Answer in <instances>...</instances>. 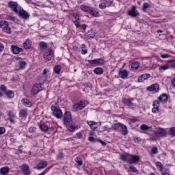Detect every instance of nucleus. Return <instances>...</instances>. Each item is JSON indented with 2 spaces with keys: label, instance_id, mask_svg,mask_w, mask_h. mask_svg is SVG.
I'll use <instances>...</instances> for the list:
<instances>
[{
  "label": "nucleus",
  "instance_id": "obj_43",
  "mask_svg": "<svg viewBox=\"0 0 175 175\" xmlns=\"http://www.w3.org/2000/svg\"><path fill=\"white\" fill-rule=\"evenodd\" d=\"M141 131H148L150 129V126H147V124H142L139 127Z\"/></svg>",
  "mask_w": 175,
  "mask_h": 175
},
{
  "label": "nucleus",
  "instance_id": "obj_63",
  "mask_svg": "<svg viewBox=\"0 0 175 175\" xmlns=\"http://www.w3.org/2000/svg\"><path fill=\"white\" fill-rule=\"evenodd\" d=\"M97 142L101 143L102 146H106V143L105 142V141H102V139H98Z\"/></svg>",
  "mask_w": 175,
  "mask_h": 175
},
{
  "label": "nucleus",
  "instance_id": "obj_62",
  "mask_svg": "<svg viewBox=\"0 0 175 175\" xmlns=\"http://www.w3.org/2000/svg\"><path fill=\"white\" fill-rule=\"evenodd\" d=\"M74 24L76 26L77 28L80 27V23H79V21H75Z\"/></svg>",
  "mask_w": 175,
  "mask_h": 175
},
{
  "label": "nucleus",
  "instance_id": "obj_47",
  "mask_svg": "<svg viewBox=\"0 0 175 175\" xmlns=\"http://www.w3.org/2000/svg\"><path fill=\"white\" fill-rule=\"evenodd\" d=\"M129 169L130 170L133 172V173H136V174H139V170H137V169L135 168V167H134L133 165H130Z\"/></svg>",
  "mask_w": 175,
  "mask_h": 175
},
{
  "label": "nucleus",
  "instance_id": "obj_10",
  "mask_svg": "<svg viewBox=\"0 0 175 175\" xmlns=\"http://www.w3.org/2000/svg\"><path fill=\"white\" fill-rule=\"evenodd\" d=\"M140 161V157L136 154H129L128 163L129 165H133V163H137V161Z\"/></svg>",
  "mask_w": 175,
  "mask_h": 175
},
{
  "label": "nucleus",
  "instance_id": "obj_48",
  "mask_svg": "<svg viewBox=\"0 0 175 175\" xmlns=\"http://www.w3.org/2000/svg\"><path fill=\"white\" fill-rule=\"evenodd\" d=\"M88 141L90 142L91 143H96L98 142V138H95L94 137H89Z\"/></svg>",
  "mask_w": 175,
  "mask_h": 175
},
{
  "label": "nucleus",
  "instance_id": "obj_14",
  "mask_svg": "<svg viewBox=\"0 0 175 175\" xmlns=\"http://www.w3.org/2000/svg\"><path fill=\"white\" fill-rule=\"evenodd\" d=\"M65 125H68L72 121V115L70 111H66L63 119Z\"/></svg>",
  "mask_w": 175,
  "mask_h": 175
},
{
  "label": "nucleus",
  "instance_id": "obj_5",
  "mask_svg": "<svg viewBox=\"0 0 175 175\" xmlns=\"http://www.w3.org/2000/svg\"><path fill=\"white\" fill-rule=\"evenodd\" d=\"M165 136H166V130L165 129H160L153 137H150V140H158L159 137H165Z\"/></svg>",
  "mask_w": 175,
  "mask_h": 175
},
{
  "label": "nucleus",
  "instance_id": "obj_20",
  "mask_svg": "<svg viewBox=\"0 0 175 175\" xmlns=\"http://www.w3.org/2000/svg\"><path fill=\"white\" fill-rule=\"evenodd\" d=\"M147 91H154L158 92L159 91V84L154 83L146 88Z\"/></svg>",
  "mask_w": 175,
  "mask_h": 175
},
{
  "label": "nucleus",
  "instance_id": "obj_23",
  "mask_svg": "<svg viewBox=\"0 0 175 175\" xmlns=\"http://www.w3.org/2000/svg\"><path fill=\"white\" fill-rule=\"evenodd\" d=\"M87 124L92 129V131H95V129L98 128V122H96L94 121L87 120Z\"/></svg>",
  "mask_w": 175,
  "mask_h": 175
},
{
  "label": "nucleus",
  "instance_id": "obj_9",
  "mask_svg": "<svg viewBox=\"0 0 175 175\" xmlns=\"http://www.w3.org/2000/svg\"><path fill=\"white\" fill-rule=\"evenodd\" d=\"M128 16H130V17H137V16H139V13L137 10H136V5H133L130 10H128L127 12Z\"/></svg>",
  "mask_w": 175,
  "mask_h": 175
},
{
  "label": "nucleus",
  "instance_id": "obj_3",
  "mask_svg": "<svg viewBox=\"0 0 175 175\" xmlns=\"http://www.w3.org/2000/svg\"><path fill=\"white\" fill-rule=\"evenodd\" d=\"M87 105H88V102L85 100H82L73 105L72 110L73 111H79L80 110H83V108L85 107Z\"/></svg>",
  "mask_w": 175,
  "mask_h": 175
},
{
  "label": "nucleus",
  "instance_id": "obj_33",
  "mask_svg": "<svg viewBox=\"0 0 175 175\" xmlns=\"http://www.w3.org/2000/svg\"><path fill=\"white\" fill-rule=\"evenodd\" d=\"M95 75H103V68L97 67L94 70Z\"/></svg>",
  "mask_w": 175,
  "mask_h": 175
},
{
  "label": "nucleus",
  "instance_id": "obj_60",
  "mask_svg": "<svg viewBox=\"0 0 175 175\" xmlns=\"http://www.w3.org/2000/svg\"><path fill=\"white\" fill-rule=\"evenodd\" d=\"M73 17H74V18L76 19V21L80 20V16H79L78 14H73Z\"/></svg>",
  "mask_w": 175,
  "mask_h": 175
},
{
  "label": "nucleus",
  "instance_id": "obj_61",
  "mask_svg": "<svg viewBox=\"0 0 175 175\" xmlns=\"http://www.w3.org/2000/svg\"><path fill=\"white\" fill-rule=\"evenodd\" d=\"M5 50V46H3V44L2 42H0V52L3 51Z\"/></svg>",
  "mask_w": 175,
  "mask_h": 175
},
{
  "label": "nucleus",
  "instance_id": "obj_64",
  "mask_svg": "<svg viewBox=\"0 0 175 175\" xmlns=\"http://www.w3.org/2000/svg\"><path fill=\"white\" fill-rule=\"evenodd\" d=\"M134 142H142V139L140 137H134Z\"/></svg>",
  "mask_w": 175,
  "mask_h": 175
},
{
  "label": "nucleus",
  "instance_id": "obj_32",
  "mask_svg": "<svg viewBox=\"0 0 175 175\" xmlns=\"http://www.w3.org/2000/svg\"><path fill=\"white\" fill-rule=\"evenodd\" d=\"M38 46L40 47V49H41V50H46V49H47V43L43 42V41H41L39 42L38 44Z\"/></svg>",
  "mask_w": 175,
  "mask_h": 175
},
{
  "label": "nucleus",
  "instance_id": "obj_16",
  "mask_svg": "<svg viewBox=\"0 0 175 175\" xmlns=\"http://www.w3.org/2000/svg\"><path fill=\"white\" fill-rule=\"evenodd\" d=\"M10 50L13 54H20V53H23V51H24L23 48H20L16 45H11Z\"/></svg>",
  "mask_w": 175,
  "mask_h": 175
},
{
  "label": "nucleus",
  "instance_id": "obj_46",
  "mask_svg": "<svg viewBox=\"0 0 175 175\" xmlns=\"http://www.w3.org/2000/svg\"><path fill=\"white\" fill-rule=\"evenodd\" d=\"M148 8H150V4L148 3H144V4L142 5L143 12H146V10H147V9H148Z\"/></svg>",
  "mask_w": 175,
  "mask_h": 175
},
{
  "label": "nucleus",
  "instance_id": "obj_40",
  "mask_svg": "<svg viewBox=\"0 0 175 175\" xmlns=\"http://www.w3.org/2000/svg\"><path fill=\"white\" fill-rule=\"evenodd\" d=\"M167 69H169V65L165 64L160 66L159 70H160V72H165Z\"/></svg>",
  "mask_w": 175,
  "mask_h": 175
},
{
  "label": "nucleus",
  "instance_id": "obj_19",
  "mask_svg": "<svg viewBox=\"0 0 175 175\" xmlns=\"http://www.w3.org/2000/svg\"><path fill=\"white\" fill-rule=\"evenodd\" d=\"M27 65V62L23 60H19L18 64L15 65L16 70H20L21 69H24L25 66Z\"/></svg>",
  "mask_w": 175,
  "mask_h": 175
},
{
  "label": "nucleus",
  "instance_id": "obj_21",
  "mask_svg": "<svg viewBox=\"0 0 175 175\" xmlns=\"http://www.w3.org/2000/svg\"><path fill=\"white\" fill-rule=\"evenodd\" d=\"M151 77V75L150 74H143L138 77V83H143V81H146V80H148Z\"/></svg>",
  "mask_w": 175,
  "mask_h": 175
},
{
  "label": "nucleus",
  "instance_id": "obj_49",
  "mask_svg": "<svg viewBox=\"0 0 175 175\" xmlns=\"http://www.w3.org/2000/svg\"><path fill=\"white\" fill-rule=\"evenodd\" d=\"M156 167L158 169V170H162V163L159 161L156 162Z\"/></svg>",
  "mask_w": 175,
  "mask_h": 175
},
{
  "label": "nucleus",
  "instance_id": "obj_12",
  "mask_svg": "<svg viewBox=\"0 0 175 175\" xmlns=\"http://www.w3.org/2000/svg\"><path fill=\"white\" fill-rule=\"evenodd\" d=\"M88 62L90 64V65H103V64H105V59H88L87 60Z\"/></svg>",
  "mask_w": 175,
  "mask_h": 175
},
{
  "label": "nucleus",
  "instance_id": "obj_34",
  "mask_svg": "<svg viewBox=\"0 0 175 175\" xmlns=\"http://www.w3.org/2000/svg\"><path fill=\"white\" fill-rule=\"evenodd\" d=\"M81 54L83 55H85V54H87V53H88V49H87V45H85V44H81Z\"/></svg>",
  "mask_w": 175,
  "mask_h": 175
},
{
  "label": "nucleus",
  "instance_id": "obj_22",
  "mask_svg": "<svg viewBox=\"0 0 175 175\" xmlns=\"http://www.w3.org/2000/svg\"><path fill=\"white\" fill-rule=\"evenodd\" d=\"M158 99L161 102V103H167V99H168L167 94L165 93H163L159 96Z\"/></svg>",
  "mask_w": 175,
  "mask_h": 175
},
{
  "label": "nucleus",
  "instance_id": "obj_57",
  "mask_svg": "<svg viewBox=\"0 0 175 175\" xmlns=\"http://www.w3.org/2000/svg\"><path fill=\"white\" fill-rule=\"evenodd\" d=\"M77 139H83V133H81V132L77 133Z\"/></svg>",
  "mask_w": 175,
  "mask_h": 175
},
{
  "label": "nucleus",
  "instance_id": "obj_53",
  "mask_svg": "<svg viewBox=\"0 0 175 175\" xmlns=\"http://www.w3.org/2000/svg\"><path fill=\"white\" fill-rule=\"evenodd\" d=\"M151 152L152 154H158V148L157 146L152 148Z\"/></svg>",
  "mask_w": 175,
  "mask_h": 175
},
{
  "label": "nucleus",
  "instance_id": "obj_44",
  "mask_svg": "<svg viewBox=\"0 0 175 175\" xmlns=\"http://www.w3.org/2000/svg\"><path fill=\"white\" fill-rule=\"evenodd\" d=\"M76 128H77V125L72 124L68 126V131H70V132H75V131H76Z\"/></svg>",
  "mask_w": 175,
  "mask_h": 175
},
{
  "label": "nucleus",
  "instance_id": "obj_29",
  "mask_svg": "<svg viewBox=\"0 0 175 175\" xmlns=\"http://www.w3.org/2000/svg\"><path fill=\"white\" fill-rule=\"evenodd\" d=\"M120 159L124 162H127L129 161V154L126 153V154H120Z\"/></svg>",
  "mask_w": 175,
  "mask_h": 175
},
{
  "label": "nucleus",
  "instance_id": "obj_54",
  "mask_svg": "<svg viewBox=\"0 0 175 175\" xmlns=\"http://www.w3.org/2000/svg\"><path fill=\"white\" fill-rule=\"evenodd\" d=\"M159 103H161V101L159 100H155L153 103V107H159Z\"/></svg>",
  "mask_w": 175,
  "mask_h": 175
},
{
  "label": "nucleus",
  "instance_id": "obj_38",
  "mask_svg": "<svg viewBox=\"0 0 175 175\" xmlns=\"http://www.w3.org/2000/svg\"><path fill=\"white\" fill-rule=\"evenodd\" d=\"M139 66H140V65L139 64V62H134L131 64L132 69L137 70V69H139Z\"/></svg>",
  "mask_w": 175,
  "mask_h": 175
},
{
  "label": "nucleus",
  "instance_id": "obj_2",
  "mask_svg": "<svg viewBox=\"0 0 175 175\" xmlns=\"http://www.w3.org/2000/svg\"><path fill=\"white\" fill-rule=\"evenodd\" d=\"M51 110L52 111V115H53L54 117L59 119L62 118V116L64 115L62 113V110H61L58 107L53 105L51 107Z\"/></svg>",
  "mask_w": 175,
  "mask_h": 175
},
{
  "label": "nucleus",
  "instance_id": "obj_45",
  "mask_svg": "<svg viewBox=\"0 0 175 175\" xmlns=\"http://www.w3.org/2000/svg\"><path fill=\"white\" fill-rule=\"evenodd\" d=\"M137 121H139V120L136 117H133L129 119L130 124H135V122H137Z\"/></svg>",
  "mask_w": 175,
  "mask_h": 175
},
{
  "label": "nucleus",
  "instance_id": "obj_41",
  "mask_svg": "<svg viewBox=\"0 0 175 175\" xmlns=\"http://www.w3.org/2000/svg\"><path fill=\"white\" fill-rule=\"evenodd\" d=\"M170 91L171 94H175V84L174 82H172L170 86Z\"/></svg>",
  "mask_w": 175,
  "mask_h": 175
},
{
  "label": "nucleus",
  "instance_id": "obj_50",
  "mask_svg": "<svg viewBox=\"0 0 175 175\" xmlns=\"http://www.w3.org/2000/svg\"><path fill=\"white\" fill-rule=\"evenodd\" d=\"M64 158V153L62 152H59L58 155L57 156V161H61Z\"/></svg>",
  "mask_w": 175,
  "mask_h": 175
},
{
  "label": "nucleus",
  "instance_id": "obj_35",
  "mask_svg": "<svg viewBox=\"0 0 175 175\" xmlns=\"http://www.w3.org/2000/svg\"><path fill=\"white\" fill-rule=\"evenodd\" d=\"M9 170H10L9 167H3L0 169L1 174L5 175L9 172Z\"/></svg>",
  "mask_w": 175,
  "mask_h": 175
},
{
  "label": "nucleus",
  "instance_id": "obj_27",
  "mask_svg": "<svg viewBox=\"0 0 175 175\" xmlns=\"http://www.w3.org/2000/svg\"><path fill=\"white\" fill-rule=\"evenodd\" d=\"M23 47L26 50H29V49H31V47H32V41H31V40H27L23 43Z\"/></svg>",
  "mask_w": 175,
  "mask_h": 175
},
{
  "label": "nucleus",
  "instance_id": "obj_55",
  "mask_svg": "<svg viewBox=\"0 0 175 175\" xmlns=\"http://www.w3.org/2000/svg\"><path fill=\"white\" fill-rule=\"evenodd\" d=\"M100 9H106V4L105 3H100L99 4Z\"/></svg>",
  "mask_w": 175,
  "mask_h": 175
},
{
  "label": "nucleus",
  "instance_id": "obj_13",
  "mask_svg": "<svg viewBox=\"0 0 175 175\" xmlns=\"http://www.w3.org/2000/svg\"><path fill=\"white\" fill-rule=\"evenodd\" d=\"M40 83H36L31 88V94L33 95H36V94H39L40 91H42V87H40Z\"/></svg>",
  "mask_w": 175,
  "mask_h": 175
},
{
  "label": "nucleus",
  "instance_id": "obj_26",
  "mask_svg": "<svg viewBox=\"0 0 175 175\" xmlns=\"http://www.w3.org/2000/svg\"><path fill=\"white\" fill-rule=\"evenodd\" d=\"M21 102L23 105L26 107H32V103L29 101V100H28L27 98H23L21 100Z\"/></svg>",
  "mask_w": 175,
  "mask_h": 175
},
{
  "label": "nucleus",
  "instance_id": "obj_58",
  "mask_svg": "<svg viewBox=\"0 0 175 175\" xmlns=\"http://www.w3.org/2000/svg\"><path fill=\"white\" fill-rule=\"evenodd\" d=\"M35 131H36V127H29V132L30 133H32V132H35Z\"/></svg>",
  "mask_w": 175,
  "mask_h": 175
},
{
  "label": "nucleus",
  "instance_id": "obj_30",
  "mask_svg": "<svg viewBox=\"0 0 175 175\" xmlns=\"http://www.w3.org/2000/svg\"><path fill=\"white\" fill-rule=\"evenodd\" d=\"M122 126V124L118 122V123L112 124L111 128L112 129H113V131H120Z\"/></svg>",
  "mask_w": 175,
  "mask_h": 175
},
{
  "label": "nucleus",
  "instance_id": "obj_51",
  "mask_svg": "<svg viewBox=\"0 0 175 175\" xmlns=\"http://www.w3.org/2000/svg\"><path fill=\"white\" fill-rule=\"evenodd\" d=\"M0 90L1 91H3V92H7L8 88L5 85H0Z\"/></svg>",
  "mask_w": 175,
  "mask_h": 175
},
{
  "label": "nucleus",
  "instance_id": "obj_1",
  "mask_svg": "<svg viewBox=\"0 0 175 175\" xmlns=\"http://www.w3.org/2000/svg\"><path fill=\"white\" fill-rule=\"evenodd\" d=\"M81 9L83 12H85L86 13H90L92 16L94 17H98L99 16V12L98 11L94 10L92 7H88L85 5H81Z\"/></svg>",
  "mask_w": 175,
  "mask_h": 175
},
{
  "label": "nucleus",
  "instance_id": "obj_7",
  "mask_svg": "<svg viewBox=\"0 0 175 175\" xmlns=\"http://www.w3.org/2000/svg\"><path fill=\"white\" fill-rule=\"evenodd\" d=\"M23 174L24 175H29L31 174V169L29 168V165L27 163H23L21 166H19Z\"/></svg>",
  "mask_w": 175,
  "mask_h": 175
},
{
  "label": "nucleus",
  "instance_id": "obj_28",
  "mask_svg": "<svg viewBox=\"0 0 175 175\" xmlns=\"http://www.w3.org/2000/svg\"><path fill=\"white\" fill-rule=\"evenodd\" d=\"M40 129L42 132H44L46 133V132H47L49 131V126L47 124H46V123H42L41 124H40Z\"/></svg>",
  "mask_w": 175,
  "mask_h": 175
},
{
  "label": "nucleus",
  "instance_id": "obj_37",
  "mask_svg": "<svg viewBox=\"0 0 175 175\" xmlns=\"http://www.w3.org/2000/svg\"><path fill=\"white\" fill-rule=\"evenodd\" d=\"M61 69H62V67L60 65H57V66H55L54 67V72L55 73H57V75H59V73H61Z\"/></svg>",
  "mask_w": 175,
  "mask_h": 175
},
{
  "label": "nucleus",
  "instance_id": "obj_17",
  "mask_svg": "<svg viewBox=\"0 0 175 175\" xmlns=\"http://www.w3.org/2000/svg\"><path fill=\"white\" fill-rule=\"evenodd\" d=\"M133 98H124L123 103L124 105H125V106H127L128 107H133L134 106H135V103H133Z\"/></svg>",
  "mask_w": 175,
  "mask_h": 175
},
{
  "label": "nucleus",
  "instance_id": "obj_15",
  "mask_svg": "<svg viewBox=\"0 0 175 175\" xmlns=\"http://www.w3.org/2000/svg\"><path fill=\"white\" fill-rule=\"evenodd\" d=\"M47 165H49V163H47L46 161L42 160L36 165L34 169H37V170H40L42 169H44L45 167H46Z\"/></svg>",
  "mask_w": 175,
  "mask_h": 175
},
{
  "label": "nucleus",
  "instance_id": "obj_11",
  "mask_svg": "<svg viewBox=\"0 0 175 175\" xmlns=\"http://www.w3.org/2000/svg\"><path fill=\"white\" fill-rule=\"evenodd\" d=\"M16 14H18L19 17L23 18V20H28L29 18V14H28V12L24 10L22 7Z\"/></svg>",
  "mask_w": 175,
  "mask_h": 175
},
{
  "label": "nucleus",
  "instance_id": "obj_18",
  "mask_svg": "<svg viewBox=\"0 0 175 175\" xmlns=\"http://www.w3.org/2000/svg\"><path fill=\"white\" fill-rule=\"evenodd\" d=\"M7 116H8L10 122H11V124H14L16 122V115L14 114V112L8 111H7Z\"/></svg>",
  "mask_w": 175,
  "mask_h": 175
},
{
  "label": "nucleus",
  "instance_id": "obj_42",
  "mask_svg": "<svg viewBox=\"0 0 175 175\" xmlns=\"http://www.w3.org/2000/svg\"><path fill=\"white\" fill-rule=\"evenodd\" d=\"M169 135H170V136H173V137H175V127H172L169 129Z\"/></svg>",
  "mask_w": 175,
  "mask_h": 175
},
{
  "label": "nucleus",
  "instance_id": "obj_52",
  "mask_svg": "<svg viewBox=\"0 0 175 175\" xmlns=\"http://www.w3.org/2000/svg\"><path fill=\"white\" fill-rule=\"evenodd\" d=\"M152 112L154 113V114H158V113H159V109H158L157 107H153L152 109Z\"/></svg>",
  "mask_w": 175,
  "mask_h": 175
},
{
  "label": "nucleus",
  "instance_id": "obj_25",
  "mask_svg": "<svg viewBox=\"0 0 175 175\" xmlns=\"http://www.w3.org/2000/svg\"><path fill=\"white\" fill-rule=\"evenodd\" d=\"M118 75L121 79H126L128 77V71L126 70H119Z\"/></svg>",
  "mask_w": 175,
  "mask_h": 175
},
{
  "label": "nucleus",
  "instance_id": "obj_31",
  "mask_svg": "<svg viewBox=\"0 0 175 175\" xmlns=\"http://www.w3.org/2000/svg\"><path fill=\"white\" fill-rule=\"evenodd\" d=\"M121 129H122L121 130L122 135H123L124 136L128 135V129L125 125L122 124Z\"/></svg>",
  "mask_w": 175,
  "mask_h": 175
},
{
  "label": "nucleus",
  "instance_id": "obj_4",
  "mask_svg": "<svg viewBox=\"0 0 175 175\" xmlns=\"http://www.w3.org/2000/svg\"><path fill=\"white\" fill-rule=\"evenodd\" d=\"M8 8H10L12 12L14 13H18L20 9H21V6L18 5V3L16 1H8Z\"/></svg>",
  "mask_w": 175,
  "mask_h": 175
},
{
  "label": "nucleus",
  "instance_id": "obj_39",
  "mask_svg": "<svg viewBox=\"0 0 175 175\" xmlns=\"http://www.w3.org/2000/svg\"><path fill=\"white\" fill-rule=\"evenodd\" d=\"M75 162H77L78 166H82L83 165V159L80 157H76L75 159Z\"/></svg>",
  "mask_w": 175,
  "mask_h": 175
},
{
  "label": "nucleus",
  "instance_id": "obj_59",
  "mask_svg": "<svg viewBox=\"0 0 175 175\" xmlns=\"http://www.w3.org/2000/svg\"><path fill=\"white\" fill-rule=\"evenodd\" d=\"M170 55L166 53V54H161V58H169Z\"/></svg>",
  "mask_w": 175,
  "mask_h": 175
},
{
  "label": "nucleus",
  "instance_id": "obj_24",
  "mask_svg": "<svg viewBox=\"0 0 175 175\" xmlns=\"http://www.w3.org/2000/svg\"><path fill=\"white\" fill-rule=\"evenodd\" d=\"M27 116H28V109H23L19 111L20 118H27Z\"/></svg>",
  "mask_w": 175,
  "mask_h": 175
},
{
  "label": "nucleus",
  "instance_id": "obj_6",
  "mask_svg": "<svg viewBox=\"0 0 175 175\" xmlns=\"http://www.w3.org/2000/svg\"><path fill=\"white\" fill-rule=\"evenodd\" d=\"M0 28H1L3 32H5V33H12V29L9 27V22L6 21L0 22Z\"/></svg>",
  "mask_w": 175,
  "mask_h": 175
},
{
  "label": "nucleus",
  "instance_id": "obj_8",
  "mask_svg": "<svg viewBox=\"0 0 175 175\" xmlns=\"http://www.w3.org/2000/svg\"><path fill=\"white\" fill-rule=\"evenodd\" d=\"M43 58L45 61H51V59L54 58V51L51 49H49L48 51L44 54Z\"/></svg>",
  "mask_w": 175,
  "mask_h": 175
},
{
  "label": "nucleus",
  "instance_id": "obj_56",
  "mask_svg": "<svg viewBox=\"0 0 175 175\" xmlns=\"http://www.w3.org/2000/svg\"><path fill=\"white\" fill-rule=\"evenodd\" d=\"M6 132L5 127H0V135H3Z\"/></svg>",
  "mask_w": 175,
  "mask_h": 175
},
{
  "label": "nucleus",
  "instance_id": "obj_36",
  "mask_svg": "<svg viewBox=\"0 0 175 175\" xmlns=\"http://www.w3.org/2000/svg\"><path fill=\"white\" fill-rule=\"evenodd\" d=\"M5 94L9 99H12V98L14 97V92L12 90L5 92Z\"/></svg>",
  "mask_w": 175,
  "mask_h": 175
}]
</instances>
